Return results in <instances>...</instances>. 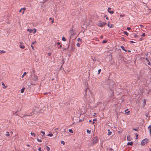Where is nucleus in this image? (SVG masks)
<instances>
[{"instance_id":"obj_1","label":"nucleus","mask_w":151,"mask_h":151,"mask_svg":"<svg viewBox=\"0 0 151 151\" xmlns=\"http://www.w3.org/2000/svg\"><path fill=\"white\" fill-rule=\"evenodd\" d=\"M92 141H93L89 145L90 146H92L94 144L96 143L99 141V139L97 137H93V139H92Z\"/></svg>"},{"instance_id":"obj_2","label":"nucleus","mask_w":151,"mask_h":151,"mask_svg":"<svg viewBox=\"0 0 151 151\" xmlns=\"http://www.w3.org/2000/svg\"><path fill=\"white\" fill-rule=\"evenodd\" d=\"M74 30L75 29H73V27L70 28V30L69 32V34L70 35V39L71 38L73 37V36L75 35Z\"/></svg>"},{"instance_id":"obj_3","label":"nucleus","mask_w":151,"mask_h":151,"mask_svg":"<svg viewBox=\"0 0 151 151\" xmlns=\"http://www.w3.org/2000/svg\"><path fill=\"white\" fill-rule=\"evenodd\" d=\"M106 22H102L99 21L98 22V25L100 27H103L104 25H106Z\"/></svg>"},{"instance_id":"obj_4","label":"nucleus","mask_w":151,"mask_h":151,"mask_svg":"<svg viewBox=\"0 0 151 151\" xmlns=\"http://www.w3.org/2000/svg\"><path fill=\"white\" fill-rule=\"evenodd\" d=\"M148 139L147 138H145L143 139L141 143V145H145L147 142Z\"/></svg>"},{"instance_id":"obj_5","label":"nucleus","mask_w":151,"mask_h":151,"mask_svg":"<svg viewBox=\"0 0 151 151\" xmlns=\"http://www.w3.org/2000/svg\"><path fill=\"white\" fill-rule=\"evenodd\" d=\"M32 79L35 81H36L38 79L37 76V75H34L32 77Z\"/></svg>"},{"instance_id":"obj_6","label":"nucleus","mask_w":151,"mask_h":151,"mask_svg":"<svg viewBox=\"0 0 151 151\" xmlns=\"http://www.w3.org/2000/svg\"><path fill=\"white\" fill-rule=\"evenodd\" d=\"M34 111H32L31 113H30V114H28L27 115H25L23 116V117H25L26 116H31L32 115L34 114Z\"/></svg>"},{"instance_id":"obj_7","label":"nucleus","mask_w":151,"mask_h":151,"mask_svg":"<svg viewBox=\"0 0 151 151\" xmlns=\"http://www.w3.org/2000/svg\"><path fill=\"white\" fill-rule=\"evenodd\" d=\"M20 47L22 49H24L25 48V46L23 45V43L22 42H21L20 43Z\"/></svg>"},{"instance_id":"obj_8","label":"nucleus","mask_w":151,"mask_h":151,"mask_svg":"<svg viewBox=\"0 0 151 151\" xmlns=\"http://www.w3.org/2000/svg\"><path fill=\"white\" fill-rule=\"evenodd\" d=\"M111 8L110 7H109L108 9V11L109 13L111 14H113L114 13V11H113L111 10Z\"/></svg>"},{"instance_id":"obj_9","label":"nucleus","mask_w":151,"mask_h":151,"mask_svg":"<svg viewBox=\"0 0 151 151\" xmlns=\"http://www.w3.org/2000/svg\"><path fill=\"white\" fill-rule=\"evenodd\" d=\"M113 85L109 87V89L110 90V91L112 92V94H113V93H114L113 92Z\"/></svg>"},{"instance_id":"obj_10","label":"nucleus","mask_w":151,"mask_h":151,"mask_svg":"<svg viewBox=\"0 0 151 151\" xmlns=\"http://www.w3.org/2000/svg\"><path fill=\"white\" fill-rule=\"evenodd\" d=\"M40 133H42V134H43L42 135V134H40L41 136V137L42 138L43 137V136H44V135H45V132H43L42 131H41V132H40Z\"/></svg>"},{"instance_id":"obj_11","label":"nucleus","mask_w":151,"mask_h":151,"mask_svg":"<svg viewBox=\"0 0 151 151\" xmlns=\"http://www.w3.org/2000/svg\"><path fill=\"white\" fill-rule=\"evenodd\" d=\"M121 48L125 52H127V51L125 49L124 47L123 46H121Z\"/></svg>"},{"instance_id":"obj_12","label":"nucleus","mask_w":151,"mask_h":151,"mask_svg":"<svg viewBox=\"0 0 151 151\" xmlns=\"http://www.w3.org/2000/svg\"><path fill=\"white\" fill-rule=\"evenodd\" d=\"M88 89H89V88L87 86H86L85 90V94L84 95L85 96L86 95V92Z\"/></svg>"},{"instance_id":"obj_13","label":"nucleus","mask_w":151,"mask_h":151,"mask_svg":"<svg viewBox=\"0 0 151 151\" xmlns=\"http://www.w3.org/2000/svg\"><path fill=\"white\" fill-rule=\"evenodd\" d=\"M133 144V142H128L127 143V145H132Z\"/></svg>"},{"instance_id":"obj_14","label":"nucleus","mask_w":151,"mask_h":151,"mask_svg":"<svg viewBox=\"0 0 151 151\" xmlns=\"http://www.w3.org/2000/svg\"><path fill=\"white\" fill-rule=\"evenodd\" d=\"M5 52H6V51L4 50H0V55H1V54L2 53H4Z\"/></svg>"},{"instance_id":"obj_15","label":"nucleus","mask_w":151,"mask_h":151,"mask_svg":"<svg viewBox=\"0 0 151 151\" xmlns=\"http://www.w3.org/2000/svg\"><path fill=\"white\" fill-rule=\"evenodd\" d=\"M25 89V88H23L21 90V92L22 93L24 92V89Z\"/></svg>"},{"instance_id":"obj_16","label":"nucleus","mask_w":151,"mask_h":151,"mask_svg":"<svg viewBox=\"0 0 151 151\" xmlns=\"http://www.w3.org/2000/svg\"><path fill=\"white\" fill-rule=\"evenodd\" d=\"M124 34L126 35L127 36H128L129 35V33L127 31H124Z\"/></svg>"},{"instance_id":"obj_17","label":"nucleus","mask_w":151,"mask_h":151,"mask_svg":"<svg viewBox=\"0 0 151 151\" xmlns=\"http://www.w3.org/2000/svg\"><path fill=\"white\" fill-rule=\"evenodd\" d=\"M127 139L128 141H131V139H130V138L129 136H127Z\"/></svg>"},{"instance_id":"obj_18","label":"nucleus","mask_w":151,"mask_h":151,"mask_svg":"<svg viewBox=\"0 0 151 151\" xmlns=\"http://www.w3.org/2000/svg\"><path fill=\"white\" fill-rule=\"evenodd\" d=\"M107 25L108 27H109L110 28H111L113 26L112 24H107Z\"/></svg>"},{"instance_id":"obj_19","label":"nucleus","mask_w":151,"mask_h":151,"mask_svg":"<svg viewBox=\"0 0 151 151\" xmlns=\"http://www.w3.org/2000/svg\"><path fill=\"white\" fill-rule=\"evenodd\" d=\"M62 40L64 41H66V39L64 37H62Z\"/></svg>"},{"instance_id":"obj_20","label":"nucleus","mask_w":151,"mask_h":151,"mask_svg":"<svg viewBox=\"0 0 151 151\" xmlns=\"http://www.w3.org/2000/svg\"><path fill=\"white\" fill-rule=\"evenodd\" d=\"M108 131H109V132H108V135H111V134H112V132H109V129H108Z\"/></svg>"},{"instance_id":"obj_21","label":"nucleus","mask_w":151,"mask_h":151,"mask_svg":"<svg viewBox=\"0 0 151 151\" xmlns=\"http://www.w3.org/2000/svg\"><path fill=\"white\" fill-rule=\"evenodd\" d=\"M47 136H48L52 137L53 136V134L52 133L48 134Z\"/></svg>"},{"instance_id":"obj_22","label":"nucleus","mask_w":151,"mask_h":151,"mask_svg":"<svg viewBox=\"0 0 151 151\" xmlns=\"http://www.w3.org/2000/svg\"><path fill=\"white\" fill-rule=\"evenodd\" d=\"M77 41L78 42H79V41H80L81 42L82 41V40L81 39H80V38H79L77 39Z\"/></svg>"},{"instance_id":"obj_23","label":"nucleus","mask_w":151,"mask_h":151,"mask_svg":"<svg viewBox=\"0 0 151 151\" xmlns=\"http://www.w3.org/2000/svg\"><path fill=\"white\" fill-rule=\"evenodd\" d=\"M148 129L150 131H151V125H150L148 128Z\"/></svg>"},{"instance_id":"obj_24","label":"nucleus","mask_w":151,"mask_h":151,"mask_svg":"<svg viewBox=\"0 0 151 151\" xmlns=\"http://www.w3.org/2000/svg\"><path fill=\"white\" fill-rule=\"evenodd\" d=\"M104 17L105 18H106V20H108L109 19V18L107 15H105Z\"/></svg>"},{"instance_id":"obj_25","label":"nucleus","mask_w":151,"mask_h":151,"mask_svg":"<svg viewBox=\"0 0 151 151\" xmlns=\"http://www.w3.org/2000/svg\"><path fill=\"white\" fill-rule=\"evenodd\" d=\"M46 148H47V151H49L50 150V149L49 147L46 146Z\"/></svg>"},{"instance_id":"obj_26","label":"nucleus","mask_w":151,"mask_h":151,"mask_svg":"<svg viewBox=\"0 0 151 151\" xmlns=\"http://www.w3.org/2000/svg\"><path fill=\"white\" fill-rule=\"evenodd\" d=\"M21 9H22V10H24V11L22 12V14H23L24 12V11L26 10V9L25 7H24Z\"/></svg>"},{"instance_id":"obj_27","label":"nucleus","mask_w":151,"mask_h":151,"mask_svg":"<svg viewBox=\"0 0 151 151\" xmlns=\"http://www.w3.org/2000/svg\"><path fill=\"white\" fill-rule=\"evenodd\" d=\"M6 135L7 137L9 136L10 135V134H9V132H6Z\"/></svg>"},{"instance_id":"obj_28","label":"nucleus","mask_w":151,"mask_h":151,"mask_svg":"<svg viewBox=\"0 0 151 151\" xmlns=\"http://www.w3.org/2000/svg\"><path fill=\"white\" fill-rule=\"evenodd\" d=\"M87 132L89 134H90L91 133V131L88 129H87Z\"/></svg>"},{"instance_id":"obj_29","label":"nucleus","mask_w":151,"mask_h":151,"mask_svg":"<svg viewBox=\"0 0 151 151\" xmlns=\"http://www.w3.org/2000/svg\"><path fill=\"white\" fill-rule=\"evenodd\" d=\"M2 86H4V87H3V88H6V87H7V86H5V84H4V83H2Z\"/></svg>"},{"instance_id":"obj_30","label":"nucleus","mask_w":151,"mask_h":151,"mask_svg":"<svg viewBox=\"0 0 151 151\" xmlns=\"http://www.w3.org/2000/svg\"><path fill=\"white\" fill-rule=\"evenodd\" d=\"M36 43H37L36 41H35L33 42H32V44L33 45V44H36Z\"/></svg>"},{"instance_id":"obj_31","label":"nucleus","mask_w":151,"mask_h":151,"mask_svg":"<svg viewBox=\"0 0 151 151\" xmlns=\"http://www.w3.org/2000/svg\"><path fill=\"white\" fill-rule=\"evenodd\" d=\"M69 132H70V133H73V130L71 129H69Z\"/></svg>"},{"instance_id":"obj_32","label":"nucleus","mask_w":151,"mask_h":151,"mask_svg":"<svg viewBox=\"0 0 151 151\" xmlns=\"http://www.w3.org/2000/svg\"><path fill=\"white\" fill-rule=\"evenodd\" d=\"M30 134L31 135H32V136L34 135V137H35V134L34 133L31 132Z\"/></svg>"},{"instance_id":"obj_33","label":"nucleus","mask_w":151,"mask_h":151,"mask_svg":"<svg viewBox=\"0 0 151 151\" xmlns=\"http://www.w3.org/2000/svg\"><path fill=\"white\" fill-rule=\"evenodd\" d=\"M61 144H63V145H65V142L63 141H62L61 142Z\"/></svg>"},{"instance_id":"obj_34","label":"nucleus","mask_w":151,"mask_h":151,"mask_svg":"<svg viewBox=\"0 0 151 151\" xmlns=\"http://www.w3.org/2000/svg\"><path fill=\"white\" fill-rule=\"evenodd\" d=\"M127 110H128V109L127 110H125V111L126 112V113H127V114H129L130 111H129L128 112H126V111H127Z\"/></svg>"},{"instance_id":"obj_35","label":"nucleus","mask_w":151,"mask_h":151,"mask_svg":"<svg viewBox=\"0 0 151 151\" xmlns=\"http://www.w3.org/2000/svg\"><path fill=\"white\" fill-rule=\"evenodd\" d=\"M80 43H77V45H76L78 47H80Z\"/></svg>"},{"instance_id":"obj_36","label":"nucleus","mask_w":151,"mask_h":151,"mask_svg":"<svg viewBox=\"0 0 151 151\" xmlns=\"http://www.w3.org/2000/svg\"><path fill=\"white\" fill-rule=\"evenodd\" d=\"M145 99H144V101H143L144 106H145L146 104V102H145Z\"/></svg>"},{"instance_id":"obj_37","label":"nucleus","mask_w":151,"mask_h":151,"mask_svg":"<svg viewBox=\"0 0 151 151\" xmlns=\"http://www.w3.org/2000/svg\"><path fill=\"white\" fill-rule=\"evenodd\" d=\"M98 71V73L97 74H99L101 72V69L99 70Z\"/></svg>"},{"instance_id":"obj_38","label":"nucleus","mask_w":151,"mask_h":151,"mask_svg":"<svg viewBox=\"0 0 151 151\" xmlns=\"http://www.w3.org/2000/svg\"><path fill=\"white\" fill-rule=\"evenodd\" d=\"M31 46L32 47V49L34 50L35 49H34V47L33 46V45L31 44Z\"/></svg>"},{"instance_id":"obj_39","label":"nucleus","mask_w":151,"mask_h":151,"mask_svg":"<svg viewBox=\"0 0 151 151\" xmlns=\"http://www.w3.org/2000/svg\"><path fill=\"white\" fill-rule=\"evenodd\" d=\"M37 140L38 142H42V140H40V139H37Z\"/></svg>"},{"instance_id":"obj_40","label":"nucleus","mask_w":151,"mask_h":151,"mask_svg":"<svg viewBox=\"0 0 151 151\" xmlns=\"http://www.w3.org/2000/svg\"><path fill=\"white\" fill-rule=\"evenodd\" d=\"M136 139H138V134H136Z\"/></svg>"},{"instance_id":"obj_41","label":"nucleus","mask_w":151,"mask_h":151,"mask_svg":"<svg viewBox=\"0 0 151 151\" xmlns=\"http://www.w3.org/2000/svg\"><path fill=\"white\" fill-rule=\"evenodd\" d=\"M137 36L136 35V34H134V38H136L137 37Z\"/></svg>"},{"instance_id":"obj_42","label":"nucleus","mask_w":151,"mask_h":151,"mask_svg":"<svg viewBox=\"0 0 151 151\" xmlns=\"http://www.w3.org/2000/svg\"><path fill=\"white\" fill-rule=\"evenodd\" d=\"M107 42V40H103V41L102 43H106Z\"/></svg>"},{"instance_id":"obj_43","label":"nucleus","mask_w":151,"mask_h":151,"mask_svg":"<svg viewBox=\"0 0 151 151\" xmlns=\"http://www.w3.org/2000/svg\"><path fill=\"white\" fill-rule=\"evenodd\" d=\"M147 64L149 65H151V63H150V61H149L148 62V63H147Z\"/></svg>"},{"instance_id":"obj_44","label":"nucleus","mask_w":151,"mask_h":151,"mask_svg":"<svg viewBox=\"0 0 151 151\" xmlns=\"http://www.w3.org/2000/svg\"><path fill=\"white\" fill-rule=\"evenodd\" d=\"M127 29L128 30H130L131 29V28L130 27H127Z\"/></svg>"},{"instance_id":"obj_45","label":"nucleus","mask_w":151,"mask_h":151,"mask_svg":"<svg viewBox=\"0 0 151 151\" xmlns=\"http://www.w3.org/2000/svg\"><path fill=\"white\" fill-rule=\"evenodd\" d=\"M145 35V33H143L142 35V37H144Z\"/></svg>"},{"instance_id":"obj_46","label":"nucleus","mask_w":151,"mask_h":151,"mask_svg":"<svg viewBox=\"0 0 151 151\" xmlns=\"http://www.w3.org/2000/svg\"><path fill=\"white\" fill-rule=\"evenodd\" d=\"M27 73H26V72H24V73H23V75H24V76H25V75H26Z\"/></svg>"},{"instance_id":"obj_47","label":"nucleus","mask_w":151,"mask_h":151,"mask_svg":"<svg viewBox=\"0 0 151 151\" xmlns=\"http://www.w3.org/2000/svg\"><path fill=\"white\" fill-rule=\"evenodd\" d=\"M145 60H146L147 62H148V61H149V60H148V58H145Z\"/></svg>"},{"instance_id":"obj_48","label":"nucleus","mask_w":151,"mask_h":151,"mask_svg":"<svg viewBox=\"0 0 151 151\" xmlns=\"http://www.w3.org/2000/svg\"><path fill=\"white\" fill-rule=\"evenodd\" d=\"M38 150H39V151H41V147H40L38 148Z\"/></svg>"},{"instance_id":"obj_49","label":"nucleus","mask_w":151,"mask_h":151,"mask_svg":"<svg viewBox=\"0 0 151 151\" xmlns=\"http://www.w3.org/2000/svg\"><path fill=\"white\" fill-rule=\"evenodd\" d=\"M51 54V53L50 52L48 53V56H50Z\"/></svg>"},{"instance_id":"obj_50","label":"nucleus","mask_w":151,"mask_h":151,"mask_svg":"<svg viewBox=\"0 0 151 151\" xmlns=\"http://www.w3.org/2000/svg\"><path fill=\"white\" fill-rule=\"evenodd\" d=\"M133 130L134 131H137V130L135 129V128H134L133 129Z\"/></svg>"},{"instance_id":"obj_51","label":"nucleus","mask_w":151,"mask_h":151,"mask_svg":"<svg viewBox=\"0 0 151 151\" xmlns=\"http://www.w3.org/2000/svg\"><path fill=\"white\" fill-rule=\"evenodd\" d=\"M61 47H62V45H60L59 46H58V48H59V47L61 48Z\"/></svg>"},{"instance_id":"obj_52","label":"nucleus","mask_w":151,"mask_h":151,"mask_svg":"<svg viewBox=\"0 0 151 151\" xmlns=\"http://www.w3.org/2000/svg\"><path fill=\"white\" fill-rule=\"evenodd\" d=\"M149 53H150V54H151L150 53H147V54H146V56L147 57L148 56V55H149Z\"/></svg>"},{"instance_id":"obj_53","label":"nucleus","mask_w":151,"mask_h":151,"mask_svg":"<svg viewBox=\"0 0 151 151\" xmlns=\"http://www.w3.org/2000/svg\"><path fill=\"white\" fill-rule=\"evenodd\" d=\"M57 44L58 45H60V42H58Z\"/></svg>"},{"instance_id":"obj_54","label":"nucleus","mask_w":151,"mask_h":151,"mask_svg":"<svg viewBox=\"0 0 151 151\" xmlns=\"http://www.w3.org/2000/svg\"><path fill=\"white\" fill-rule=\"evenodd\" d=\"M22 9H21L19 11V12H21L22 11Z\"/></svg>"},{"instance_id":"obj_55","label":"nucleus","mask_w":151,"mask_h":151,"mask_svg":"<svg viewBox=\"0 0 151 151\" xmlns=\"http://www.w3.org/2000/svg\"><path fill=\"white\" fill-rule=\"evenodd\" d=\"M130 42H131V43H134V42L133 41H130Z\"/></svg>"},{"instance_id":"obj_56","label":"nucleus","mask_w":151,"mask_h":151,"mask_svg":"<svg viewBox=\"0 0 151 151\" xmlns=\"http://www.w3.org/2000/svg\"><path fill=\"white\" fill-rule=\"evenodd\" d=\"M54 22V19H53L52 21V23H53Z\"/></svg>"},{"instance_id":"obj_57","label":"nucleus","mask_w":151,"mask_h":151,"mask_svg":"<svg viewBox=\"0 0 151 151\" xmlns=\"http://www.w3.org/2000/svg\"><path fill=\"white\" fill-rule=\"evenodd\" d=\"M110 150H111V151H113V150H113V149H112V148H110Z\"/></svg>"},{"instance_id":"obj_58","label":"nucleus","mask_w":151,"mask_h":151,"mask_svg":"<svg viewBox=\"0 0 151 151\" xmlns=\"http://www.w3.org/2000/svg\"><path fill=\"white\" fill-rule=\"evenodd\" d=\"M49 19L50 20H52V19L53 20V19H52V18H51V17Z\"/></svg>"},{"instance_id":"obj_59","label":"nucleus","mask_w":151,"mask_h":151,"mask_svg":"<svg viewBox=\"0 0 151 151\" xmlns=\"http://www.w3.org/2000/svg\"><path fill=\"white\" fill-rule=\"evenodd\" d=\"M82 121V120L81 119H79V122H81Z\"/></svg>"},{"instance_id":"obj_60","label":"nucleus","mask_w":151,"mask_h":151,"mask_svg":"<svg viewBox=\"0 0 151 151\" xmlns=\"http://www.w3.org/2000/svg\"><path fill=\"white\" fill-rule=\"evenodd\" d=\"M24 75H22V78H23L24 77Z\"/></svg>"},{"instance_id":"obj_61","label":"nucleus","mask_w":151,"mask_h":151,"mask_svg":"<svg viewBox=\"0 0 151 151\" xmlns=\"http://www.w3.org/2000/svg\"><path fill=\"white\" fill-rule=\"evenodd\" d=\"M150 134L151 135V131H150Z\"/></svg>"},{"instance_id":"obj_62","label":"nucleus","mask_w":151,"mask_h":151,"mask_svg":"<svg viewBox=\"0 0 151 151\" xmlns=\"http://www.w3.org/2000/svg\"><path fill=\"white\" fill-rule=\"evenodd\" d=\"M30 32L31 33V32H32V29H31V30H30Z\"/></svg>"},{"instance_id":"obj_63","label":"nucleus","mask_w":151,"mask_h":151,"mask_svg":"<svg viewBox=\"0 0 151 151\" xmlns=\"http://www.w3.org/2000/svg\"><path fill=\"white\" fill-rule=\"evenodd\" d=\"M92 122V120H90L89 121V122Z\"/></svg>"},{"instance_id":"obj_64","label":"nucleus","mask_w":151,"mask_h":151,"mask_svg":"<svg viewBox=\"0 0 151 151\" xmlns=\"http://www.w3.org/2000/svg\"><path fill=\"white\" fill-rule=\"evenodd\" d=\"M149 150V151H151V148H150Z\"/></svg>"}]
</instances>
